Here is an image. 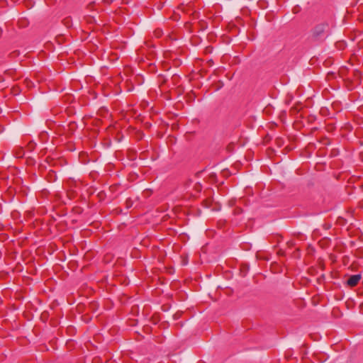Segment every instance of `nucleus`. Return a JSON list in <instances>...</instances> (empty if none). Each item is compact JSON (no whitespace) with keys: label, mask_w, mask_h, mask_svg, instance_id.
Listing matches in <instances>:
<instances>
[{"label":"nucleus","mask_w":363,"mask_h":363,"mask_svg":"<svg viewBox=\"0 0 363 363\" xmlns=\"http://www.w3.org/2000/svg\"><path fill=\"white\" fill-rule=\"evenodd\" d=\"M113 2V0H103V3L106 5H110Z\"/></svg>","instance_id":"17"},{"label":"nucleus","mask_w":363,"mask_h":363,"mask_svg":"<svg viewBox=\"0 0 363 363\" xmlns=\"http://www.w3.org/2000/svg\"><path fill=\"white\" fill-rule=\"evenodd\" d=\"M16 72L14 69H9L5 72V74L13 77V74Z\"/></svg>","instance_id":"13"},{"label":"nucleus","mask_w":363,"mask_h":363,"mask_svg":"<svg viewBox=\"0 0 363 363\" xmlns=\"http://www.w3.org/2000/svg\"><path fill=\"white\" fill-rule=\"evenodd\" d=\"M18 23L20 24L21 26H25L26 24V22L24 21H19Z\"/></svg>","instance_id":"19"},{"label":"nucleus","mask_w":363,"mask_h":363,"mask_svg":"<svg viewBox=\"0 0 363 363\" xmlns=\"http://www.w3.org/2000/svg\"><path fill=\"white\" fill-rule=\"evenodd\" d=\"M55 306H57V303H52L51 306V308H54Z\"/></svg>","instance_id":"23"},{"label":"nucleus","mask_w":363,"mask_h":363,"mask_svg":"<svg viewBox=\"0 0 363 363\" xmlns=\"http://www.w3.org/2000/svg\"><path fill=\"white\" fill-rule=\"evenodd\" d=\"M216 177V174H211V177Z\"/></svg>","instance_id":"24"},{"label":"nucleus","mask_w":363,"mask_h":363,"mask_svg":"<svg viewBox=\"0 0 363 363\" xmlns=\"http://www.w3.org/2000/svg\"><path fill=\"white\" fill-rule=\"evenodd\" d=\"M36 144L33 141H30L27 145L26 149L28 151H32L35 149Z\"/></svg>","instance_id":"6"},{"label":"nucleus","mask_w":363,"mask_h":363,"mask_svg":"<svg viewBox=\"0 0 363 363\" xmlns=\"http://www.w3.org/2000/svg\"><path fill=\"white\" fill-rule=\"evenodd\" d=\"M198 26H199V29L201 30H204L207 28V23L205 21L201 20L198 22Z\"/></svg>","instance_id":"5"},{"label":"nucleus","mask_w":363,"mask_h":363,"mask_svg":"<svg viewBox=\"0 0 363 363\" xmlns=\"http://www.w3.org/2000/svg\"><path fill=\"white\" fill-rule=\"evenodd\" d=\"M191 26V24L189 22L186 23V24H185V27L188 29L190 28Z\"/></svg>","instance_id":"20"},{"label":"nucleus","mask_w":363,"mask_h":363,"mask_svg":"<svg viewBox=\"0 0 363 363\" xmlns=\"http://www.w3.org/2000/svg\"><path fill=\"white\" fill-rule=\"evenodd\" d=\"M25 155V150L23 147H16L13 150V155L16 158H22Z\"/></svg>","instance_id":"3"},{"label":"nucleus","mask_w":363,"mask_h":363,"mask_svg":"<svg viewBox=\"0 0 363 363\" xmlns=\"http://www.w3.org/2000/svg\"><path fill=\"white\" fill-rule=\"evenodd\" d=\"M163 35V31L160 28H157L154 30V35L159 38Z\"/></svg>","instance_id":"7"},{"label":"nucleus","mask_w":363,"mask_h":363,"mask_svg":"<svg viewBox=\"0 0 363 363\" xmlns=\"http://www.w3.org/2000/svg\"><path fill=\"white\" fill-rule=\"evenodd\" d=\"M57 179L55 172L53 170H50L48 174H47V182H55Z\"/></svg>","instance_id":"4"},{"label":"nucleus","mask_w":363,"mask_h":363,"mask_svg":"<svg viewBox=\"0 0 363 363\" xmlns=\"http://www.w3.org/2000/svg\"><path fill=\"white\" fill-rule=\"evenodd\" d=\"M50 324H51L52 326H54V327L57 326V325L59 324V320H58V319H56V318H51V319H50Z\"/></svg>","instance_id":"12"},{"label":"nucleus","mask_w":363,"mask_h":363,"mask_svg":"<svg viewBox=\"0 0 363 363\" xmlns=\"http://www.w3.org/2000/svg\"><path fill=\"white\" fill-rule=\"evenodd\" d=\"M276 143L279 147H281L284 143V140H282V138H278L276 139Z\"/></svg>","instance_id":"14"},{"label":"nucleus","mask_w":363,"mask_h":363,"mask_svg":"<svg viewBox=\"0 0 363 363\" xmlns=\"http://www.w3.org/2000/svg\"><path fill=\"white\" fill-rule=\"evenodd\" d=\"M86 21L88 23H94L95 22L94 17L92 16H88L86 17Z\"/></svg>","instance_id":"11"},{"label":"nucleus","mask_w":363,"mask_h":363,"mask_svg":"<svg viewBox=\"0 0 363 363\" xmlns=\"http://www.w3.org/2000/svg\"><path fill=\"white\" fill-rule=\"evenodd\" d=\"M235 211L236 213H242V210L240 208H237L236 209H235Z\"/></svg>","instance_id":"18"},{"label":"nucleus","mask_w":363,"mask_h":363,"mask_svg":"<svg viewBox=\"0 0 363 363\" xmlns=\"http://www.w3.org/2000/svg\"><path fill=\"white\" fill-rule=\"evenodd\" d=\"M194 188L196 193H200L202 190V185L200 183H196Z\"/></svg>","instance_id":"9"},{"label":"nucleus","mask_w":363,"mask_h":363,"mask_svg":"<svg viewBox=\"0 0 363 363\" xmlns=\"http://www.w3.org/2000/svg\"><path fill=\"white\" fill-rule=\"evenodd\" d=\"M95 6H96L95 1H92L90 4H88L87 9H89L91 11H92V10H97L98 9H96Z\"/></svg>","instance_id":"10"},{"label":"nucleus","mask_w":363,"mask_h":363,"mask_svg":"<svg viewBox=\"0 0 363 363\" xmlns=\"http://www.w3.org/2000/svg\"><path fill=\"white\" fill-rule=\"evenodd\" d=\"M330 27L328 23L322 22L315 25L311 30V38L313 41H323L330 33Z\"/></svg>","instance_id":"1"},{"label":"nucleus","mask_w":363,"mask_h":363,"mask_svg":"<svg viewBox=\"0 0 363 363\" xmlns=\"http://www.w3.org/2000/svg\"><path fill=\"white\" fill-rule=\"evenodd\" d=\"M362 279L360 274H354L350 276L347 280V284L350 287L356 286Z\"/></svg>","instance_id":"2"},{"label":"nucleus","mask_w":363,"mask_h":363,"mask_svg":"<svg viewBox=\"0 0 363 363\" xmlns=\"http://www.w3.org/2000/svg\"><path fill=\"white\" fill-rule=\"evenodd\" d=\"M50 45H51V43L50 42H47V44H46L47 50L50 49Z\"/></svg>","instance_id":"21"},{"label":"nucleus","mask_w":363,"mask_h":363,"mask_svg":"<svg viewBox=\"0 0 363 363\" xmlns=\"http://www.w3.org/2000/svg\"><path fill=\"white\" fill-rule=\"evenodd\" d=\"M355 255L359 258H363V247L358 248L356 250Z\"/></svg>","instance_id":"8"},{"label":"nucleus","mask_w":363,"mask_h":363,"mask_svg":"<svg viewBox=\"0 0 363 363\" xmlns=\"http://www.w3.org/2000/svg\"><path fill=\"white\" fill-rule=\"evenodd\" d=\"M19 92V90H18V87H15L13 86L11 89V93L13 94V95H17Z\"/></svg>","instance_id":"15"},{"label":"nucleus","mask_w":363,"mask_h":363,"mask_svg":"<svg viewBox=\"0 0 363 363\" xmlns=\"http://www.w3.org/2000/svg\"><path fill=\"white\" fill-rule=\"evenodd\" d=\"M129 202H130V200H127V201H126V203H127V205H128V208H129L130 206H131V204H130V203H129Z\"/></svg>","instance_id":"22"},{"label":"nucleus","mask_w":363,"mask_h":363,"mask_svg":"<svg viewBox=\"0 0 363 363\" xmlns=\"http://www.w3.org/2000/svg\"><path fill=\"white\" fill-rule=\"evenodd\" d=\"M191 15L192 16L193 19L197 18L199 17V13L196 11L192 12Z\"/></svg>","instance_id":"16"}]
</instances>
